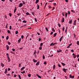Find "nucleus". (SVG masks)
<instances>
[{"label": "nucleus", "mask_w": 79, "mask_h": 79, "mask_svg": "<svg viewBox=\"0 0 79 79\" xmlns=\"http://www.w3.org/2000/svg\"><path fill=\"white\" fill-rule=\"evenodd\" d=\"M54 46V44H53V43H52L50 44V46Z\"/></svg>", "instance_id": "18"}, {"label": "nucleus", "mask_w": 79, "mask_h": 79, "mask_svg": "<svg viewBox=\"0 0 79 79\" xmlns=\"http://www.w3.org/2000/svg\"><path fill=\"white\" fill-rule=\"evenodd\" d=\"M63 36H62L60 39V41L61 42V40H62V39H63Z\"/></svg>", "instance_id": "13"}, {"label": "nucleus", "mask_w": 79, "mask_h": 79, "mask_svg": "<svg viewBox=\"0 0 79 79\" xmlns=\"http://www.w3.org/2000/svg\"><path fill=\"white\" fill-rule=\"evenodd\" d=\"M43 60H45V56L44 55H43Z\"/></svg>", "instance_id": "36"}, {"label": "nucleus", "mask_w": 79, "mask_h": 79, "mask_svg": "<svg viewBox=\"0 0 79 79\" xmlns=\"http://www.w3.org/2000/svg\"><path fill=\"white\" fill-rule=\"evenodd\" d=\"M72 22H73V21L72 20H69V24H72Z\"/></svg>", "instance_id": "14"}, {"label": "nucleus", "mask_w": 79, "mask_h": 79, "mask_svg": "<svg viewBox=\"0 0 79 79\" xmlns=\"http://www.w3.org/2000/svg\"><path fill=\"white\" fill-rule=\"evenodd\" d=\"M53 5H54V6H55V5H56V3H53Z\"/></svg>", "instance_id": "63"}, {"label": "nucleus", "mask_w": 79, "mask_h": 79, "mask_svg": "<svg viewBox=\"0 0 79 79\" xmlns=\"http://www.w3.org/2000/svg\"><path fill=\"white\" fill-rule=\"evenodd\" d=\"M37 9H38V10H39V8L40 7L39 6V5L38 4H37Z\"/></svg>", "instance_id": "19"}, {"label": "nucleus", "mask_w": 79, "mask_h": 79, "mask_svg": "<svg viewBox=\"0 0 79 79\" xmlns=\"http://www.w3.org/2000/svg\"><path fill=\"white\" fill-rule=\"evenodd\" d=\"M65 17H67V16H68V13H67V12L65 14Z\"/></svg>", "instance_id": "35"}, {"label": "nucleus", "mask_w": 79, "mask_h": 79, "mask_svg": "<svg viewBox=\"0 0 79 79\" xmlns=\"http://www.w3.org/2000/svg\"><path fill=\"white\" fill-rule=\"evenodd\" d=\"M9 16H10V17H11L12 15H11V14L10 13H9Z\"/></svg>", "instance_id": "51"}, {"label": "nucleus", "mask_w": 79, "mask_h": 79, "mask_svg": "<svg viewBox=\"0 0 79 79\" xmlns=\"http://www.w3.org/2000/svg\"><path fill=\"white\" fill-rule=\"evenodd\" d=\"M16 7H15V9L14 10V13H15L16 12Z\"/></svg>", "instance_id": "40"}, {"label": "nucleus", "mask_w": 79, "mask_h": 79, "mask_svg": "<svg viewBox=\"0 0 79 79\" xmlns=\"http://www.w3.org/2000/svg\"><path fill=\"white\" fill-rule=\"evenodd\" d=\"M7 59L8 60V62H10V61H11V60L10 59V57H9V56H7Z\"/></svg>", "instance_id": "7"}, {"label": "nucleus", "mask_w": 79, "mask_h": 79, "mask_svg": "<svg viewBox=\"0 0 79 79\" xmlns=\"http://www.w3.org/2000/svg\"><path fill=\"white\" fill-rule=\"evenodd\" d=\"M72 55L73 56L74 58H76V56H77L76 55V54H74V53Z\"/></svg>", "instance_id": "3"}, {"label": "nucleus", "mask_w": 79, "mask_h": 79, "mask_svg": "<svg viewBox=\"0 0 79 79\" xmlns=\"http://www.w3.org/2000/svg\"><path fill=\"white\" fill-rule=\"evenodd\" d=\"M26 15H30V14H29V13L27 12L26 13Z\"/></svg>", "instance_id": "32"}, {"label": "nucleus", "mask_w": 79, "mask_h": 79, "mask_svg": "<svg viewBox=\"0 0 79 79\" xmlns=\"http://www.w3.org/2000/svg\"><path fill=\"white\" fill-rule=\"evenodd\" d=\"M40 62H38L36 64V66H38V65H39Z\"/></svg>", "instance_id": "12"}, {"label": "nucleus", "mask_w": 79, "mask_h": 79, "mask_svg": "<svg viewBox=\"0 0 79 79\" xmlns=\"http://www.w3.org/2000/svg\"><path fill=\"white\" fill-rule=\"evenodd\" d=\"M53 0L52 1H49V2H53Z\"/></svg>", "instance_id": "59"}, {"label": "nucleus", "mask_w": 79, "mask_h": 79, "mask_svg": "<svg viewBox=\"0 0 79 79\" xmlns=\"http://www.w3.org/2000/svg\"><path fill=\"white\" fill-rule=\"evenodd\" d=\"M18 77L19 79H21V76H20V75L19 74L18 75Z\"/></svg>", "instance_id": "30"}, {"label": "nucleus", "mask_w": 79, "mask_h": 79, "mask_svg": "<svg viewBox=\"0 0 79 79\" xmlns=\"http://www.w3.org/2000/svg\"><path fill=\"white\" fill-rule=\"evenodd\" d=\"M43 45V43H41L40 44V47H42Z\"/></svg>", "instance_id": "33"}, {"label": "nucleus", "mask_w": 79, "mask_h": 79, "mask_svg": "<svg viewBox=\"0 0 79 79\" xmlns=\"http://www.w3.org/2000/svg\"><path fill=\"white\" fill-rule=\"evenodd\" d=\"M50 13H48V14L46 16H48V15H50Z\"/></svg>", "instance_id": "61"}, {"label": "nucleus", "mask_w": 79, "mask_h": 79, "mask_svg": "<svg viewBox=\"0 0 79 79\" xmlns=\"http://www.w3.org/2000/svg\"><path fill=\"white\" fill-rule=\"evenodd\" d=\"M10 70H11V69H10V68H8V71H10Z\"/></svg>", "instance_id": "60"}, {"label": "nucleus", "mask_w": 79, "mask_h": 79, "mask_svg": "<svg viewBox=\"0 0 79 79\" xmlns=\"http://www.w3.org/2000/svg\"><path fill=\"white\" fill-rule=\"evenodd\" d=\"M8 45H10L11 44V43L9 42H8Z\"/></svg>", "instance_id": "50"}, {"label": "nucleus", "mask_w": 79, "mask_h": 79, "mask_svg": "<svg viewBox=\"0 0 79 79\" xmlns=\"http://www.w3.org/2000/svg\"><path fill=\"white\" fill-rule=\"evenodd\" d=\"M10 30H11V26H10Z\"/></svg>", "instance_id": "57"}, {"label": "nucleus", "mask_w": 79, "mask_h": 79, "mask_svg": "<svg viewBox=\"0 0 79 79\" xmlns=\"http://www.w3.org/2000/svg\"><path fill=\"white\" fill-rule=\"evenodd\" d=\"M31 76V75L30 74H29L28 75V76L29 77H30Z\"/></svg>", "instance_id": "42"}, {"label": "nucleus", "mask_w": 79, "mask_h": 79, "mask_svg": "<svg viewBox=\"0 0 79 79\" xmlns=\"http://www.w3.org/2000/svg\"><path fill=\"white\" fill-rule=\"evenodd\" d=\"M45 29L47 31V32L48 31V29L47 27H45Z\"/></svg>", "instance_id": "49"}, {"label": "nucleus", "mask_w": 79, "mask_h": 79, "mask_svg": "<svg viewBox=\"0 0 79 79\" xmlns=\"http://www.w3.org/2000/svg\"><path fill=\"white\" fill-rule=\"evenodd\" d=\"M33 62H34V63H36V62H37V60H35V59H34L33 60Z\"/></svg>", "instance_id": "9"}, {"label": "nucleus", "mask_w": 79, "mask_h": 79, "mask_svg": "<svg viewBox=\"0 0 79 79\" xmlns=\"http://www.w3.org/2000/svg\"><path fill=\"white\" fill-rule=\"evenodd\" d=\"M53 34V32L52 31L51 32L50 34H51V35H52Z\"/></svg>", "instance_id": "52"}, {"label": "nucleus", "mask_w": 79, "mask_h": 79, "mask_svg": "<svg viewBox=\"0 0 79 79\" xmlns=\"http://www.w3.org/2000/svg\"><path fill=\"white\" fill-rule=\"evenodd\" d=\"M12 50L13 51V52H15V49H12Z\"/></svg>", "instance_id": "62"}, {"label": "nucleus", "mask_w": 79, "mask_h": 79, "mask_svg": "<svg viewBox=\"0 0 79 79\" xmlns=\"http://www.w3.org/2000/svg\"><path fill=\"white\" fill-rule=\"evenodd\" d=\"M21 38H20L18 40V43H19L21 42Z\"/></svg>", "instance_id": "24"}, {"label": "nucleus", "mask_w": 79, "mask_h": 79, "mask_svg": "<svg viewBox=\"0 0 79 79\" xmlns=\"http://www.w3.org/2000/svg\"><path fill=\"white\" fill-rule=\"evenodd\" d=\"M39 2V0H36L35 2L36 4H37V3Z\"/></svg>", "instance_id": "26"}, {"label": "nucleus", "mask_w": 79, "mask_h": 79, "mask_svg": "<svg viewBox=\"0 0 79 79\" xmlns=\"http://www.w3.org/2000/svg\"><path fill=\"white\" fill-rule=\"evenodd\" d=\"M77 58H79V55H77Z\"/></svg>", "instance_id": "64"}, {"label": "nucleus", "mask_w": 79, "mask_h": 79, "mask_svg": "<svg viewBox=\"0 0 79 79\" xmlns=\"http://www.w3.org/2000/svg\"><path fill=\"white\" fill-rule=\"evenodd\" d=\"M55 67H56L55 65L54 64L53 67V69H55Z\"/></svg>", "instance_id": "23"}, {"label": "nucleus", "mask_w": 79, "mask_h": 79, "mask_svg": "<svg viewBox=\"0 0 79 79\" xmlns=\"http://www.w3.org/2000/svg\"><path fill=\"white\" fill-rule=\"evenodd\" d=\"M17 15H18V16H19L20 15H21V14L20 13H19L18 14H17Z\"/></svg>", "instance_id": "55"}, {"label": "nucleus", "mask_w": 79, "mask_h": 79, "mask_svg": "<svg viewBox=\"0 0 79 79\" xmlns=\"http://www.w3.org/2000/svg\"><path fill=\"white\" fill-rule=\"evenodd\" d=\"M23 72H21V73H22V74H24V73H25V71L24 70L23 71Z\"/></svg>", "instance_id": "28"}, {"label": "nucleus", "mask_w": 79, "mask_h": 79, "mask_svg": "<svg viewBox=\"0 0 79 79\" xmlns=\"http://www.w3.org/2000/svg\"><path fill=\"white\" fill-rule=\"evenodd\" d=\"M62 31H64V27H63L62 28Z\"/></svg>", "instance_id": "44"}, {"label": "nucleus", "mask_w": 79, "mask_h": 79, "mask_svg": "<svg viewBox=\"0 0 79 79\" xmlns=\"http://www.w3.org/2000/svg\"><path fill=\"white\" fill-rule=\"evenodd\" d=\"M64 21V18L63 17L62 19V23H63Z\"/></svg>", "instance_id": "20"}, {"label": "nucleus", "mask_w": 79, "mask_h": 79, "mask_svg": "<svg viewBox=\"0 0 79 79\" xmlns=\"http://www.w3.org/2000/svg\"><path fill=\"white\" fill-rule=\"evenodd\" d=\"M61 64H62V65H63V66H65V65H66V64H65L62 62L61 63Z\"/></svg>", "instance_id": "21"}, {"label": "nucleus", "mask_w": 79, "mask_h": 79, "mask_svg": "<svg viewBox=\"0 0 79 79\" xmlns=\"http://www.w3.org/2000/svg\"><path fill=\"white\" fill-rule=\"evenodd\" d=\"M37 77H39V78H40V79H41V78H42V77H41L40 76V75H38V74H36Z\"/></svg>", "instance_id": "10"}, {"label": "nucleus", "mask_w": 79, "mask_h": 79, "mask_svg": "<svg viewBox=\"0 0 79 79\" xmlns=\"http://www.w3.org/2000/svg\"><path fill=\"white\" fill-rule=\"evenodd\" d=\"M52 31L53 32H55V30H54V28H52Z\"/></svg>", "instance_id": "34"}, {"label": "nucleus", "mask_w": 79, "mask_h": 79, "mask_svg": "<svg viewBox=\"0 0 79 79\" xmlns=\"http://www.w3.org/2000/svg\"><path fill=\"white\" fill-rule=\"evenodd\" d=\"M44 64H47V62H44Z\"/></svg>", "instance_id": "58"}, {"label": "nucleus", "mask_w": 79, "mask_h": 79, "mask_svg": "<svg viewBox=\"0 0 79 79\" xmlns=\"http://www.w3.org/2000/svg\"><path fill=\"white\" fill-rule=\"evenodd\" d=\"M62 52V50L61 49H59V50H57V53H60V52Z\"/></svg>", "instance_id": "5"}, {"label": "nucleus", "mask_w": 79, "mask_h": 79, "mask_svg": "<svg viewBox=\"0 0 79 79\" xmlns=\"http://www.w3.org/2000/svg\"><path fill=\"white\" fill-rule=\"evenodd\" d=\"M1 65L2 67H4V64L2 63H1Z\"/></svg>", "instance_id": "16"}, {"label": "nucleus", "mask_w": 79, "mask_h": 79, "mask_svg": "<svg viewBox=\"0 0 79 79\" xmlns=\"http://www.w3.org/2000/svg\"><path fill=\"white\" fill-rule=\"evenodd\" d=\"M21 37L22 39H23V37H24V36H23V35H22Z\"/></svg>", "instance_id": "48"}, {"label": "nucleus", "mask_w": 79, "mask_h": 79, "mask_svg": "<svg viewBox=\"0 0 79 79\" xmlns=\"http://www.w3.org/2000/svg\"><path fill=\"white\" fill-rule=\"evenodd\" d=\"M70 13L69 11H68V15H70Z\"/></svg>", "instance_id": "47"}, {"label": "nucleus", "mask_w": 79, "mask_h": 79, "mask_svg": "<svg viewBox=\"0 0 79 79\" xmlns=\"http://www.w3.org/2000/svg\"><path fill=\"white\" fill-rule=\"evenodd\" d=\"M6 76H8V77H10V73H9L8 74H6Z\"/></svg>", "instance_id": "39"}, {"label": "nucleus", "mask_w": 79, "mask_h": 79, "mask_svg": "<svg viewBox=\"0 0 79 79\" xmlns=\"http://www.w3.org/2000/svg\"><path fill=\"white\" fill-rule=\"evenodd\" d=\"M56 34H57V33H54V35L53 36V37H56Z\"/></svg>", "instance_id": "15"}, {"label": "nucleus", "mask_w": 79, "mask_h": 79, "mask_svg": "<svg viewBox=\"0 0 79 79\" xmlns=\"http://www.w3.org/2000/svg\"><path fill=\"white\" fill-rule=\"evenodd\" d=\"M58 66H59V67L60 68L61 67V65H60L59 64H58Z\"/></svg>", "instance_id": "54"}, {"label": "nucleus", "mask_w": 79, "mask_h": 79, "mask_svg": "<svg viewBox=\"0 0 79 79\" xmlns=\"http://www.w3.org/2000/svg\"><path fill=\"white\" fill-rule=\"evenodd\" d=\"M76 20H75L74 21V23H73V25H74V26H76Z\"/></svg>", "instance_id": "2"}, {"label": "nucleus", "mask_w": 79, "mask_h": 79, "mask_svg": "<svg viewBox=\"0 0 79 79\" xmlns=\"http://www.w3.org/2000/svg\"><path fill=\"white\" fill-rule=\"evenodd\" d=\"M77 44L78 45H79V41H77Z\"/></svg>", "instance_id": "29"}, {"label": "nucleus", "mask_w": 79, "mask_h": 79, "mask_svg": "<svg viewBox=\"0 0 79 79\" xmlns=\"http://www.w3.org/2000/svg\"><path fill=\"white\" fill-rule=\"evenodd\" d=\"M25 69V67H22V68L21 69V71H23V70H24V69Z\"/></svg>", "instance_id": "11"}, {"label": "nucleus", "mask_w": 79, "mask_h": 79, "mask_svg": "<svg viewBox=\"0 0 79 79\" xmlns=\"http://www.w3.org/2000/svg\"><path fill=\"white\" fill-rule=\"evenodd\" d=\"M18 34V31H16L15 32V34Z\"/></svg>", "instance_id": "41"}, {"label": "nucleus", "mask_w": 79, "mask_h": 79, "mask_svg": "<svg viewBox=\"0 0 79 79\" xmlns=\"http://www.w3.org/2000/svg\"><path fill=\"white\" fill-rule=\"evenodd\" d=\"M22 23H27V21H26L24 20L23 22Z\"/></svg>", "instance_id": "25"}, {"label": "nucleus", "mask_w": 79, "mask_h": 79, "mask_svg": "<svg viewBox=\"0 0 79 79\" xmlns=\"http://www.w3.org/2000/svg\"><path fill=\"white\" fill-rule=\"evenodd\" d=\"M8 39H9V36H8V35H7L6 37V40H8Z\"/></svg>", "instance_id": "22"}, {"label": "nucleus", "mask_w": 79, "mask_h": 79, "mask_svg": "<svg viewBox=\"0 0 79 79\" xmlns=\"http://www.w3.org/2000/svg\"><path fill=\"white\" fill-rule=\"evenodd\" d=\"M7 32L9 33V34H11V33H10V30H8L7 31Z\"/></svg>", "instance_id": "37"}, {"label": "nucleus", "mask_w": 79, "mask_h": 79, "mask_svg": "<svg viewBox=\"0 0 79 79\" xmlns=\"http://www.w3.org/2000/svg\"><path fill=\"white\" fill-rule=\"evenodd\" d=\"M22 2L23 3L22 4H23V5H25V2H24V1H22Z\"/></svg>", "instance_id": "38"}, {"label": "nucleus", "mask_w": 79, "mask_h": 79, "mask_svg": "<svg viewBox=\"0 0 79 79\" xmlns=\"http://www.w3.org/2000/svg\"><path fill=\"white\" fill-rule=\"evenodd\" d=\"M42 47H41V46H40V47H39V50H42Z\"/></svg>", "instance_id": "31"}, {"label": "nucleus", "mask_w": 79, "mask_h": 79, "mask_svg": "<svg viewBox=\"0 0 79 79\" xmlns=\"http://www.w3.org/2000/svg\"><path fill=\"white\" fill-rule=\"evenodd\" d=\"M71 45H72V43H71V44H69V46L67 47L68 48H69V47H70V46H71Z\"/></svg>", "instance_id": "27"}, {"label": "nucleus", "mask_w": 79, "mask_h": 79, "mask_svg": "<svg viewBox=\"0 0 79 79\" xmlns=\"http://www.w3.org/2000/svg\"><path fill=\"white\" fill-rule=\"evenodd\" d=\"M6 49H7V50H9V46H8V45H6Z\"/></svg>", "instance_id": "6"}, {"label": "nucleus", "mask_w": 79, "mask_h": 79, "mask_svg": "<svg viewBox=\"0 0 79 79\" xmlns=\"http://www.w3.org/2000/svg\"><path fill=\"white\" fill-rule=\"evenodd\" d=\"M23 3H20L18 7H22V6H23Z\"/></svg>", "instance_id": "1"}, {"label": "nucleus", "mask_w": 79, "mask_h": 79, "mask_svg": "<svg viewBox=\"0 0 79 79\" xmlns=\"http://www.w3.org/2000/svg\"><path fill=\"white\" fill-rule=\"evenodd\" d=\"M63 71L64 72V73H66V69H63Z\"/></svg>", "instance_id": "17"}, {"label": "nucleus", "mask_w": 79, "mask_h": 79, "mask_svg": "<svg viewBox=\"0 0 79 79\" xmlns=\"http://www.w3.org/2000/svg\"><path fill=\"white\" fill-rule=\"evenodd\" d=\"M8 72L7 71V69H5V72H4L5 74H6Z\"/></svg>", "instance_id": "8"}, {"label": "nucleus", "mask_w": 79, "mask_h": 79, "mask_svg": "<svg viewBox=\"0 0 79 79\" xmlns=\"http://www.w3.org/2000/svg\"><path fill=\"white\" fill-rule=\"evenodd\" d=\"M23 48H19V50H22V49H23Z\"/></svg>", "instance_id": "56"}, {"label": "nucleus", "mask_w": 79, "mask_h": 79, "mask_svg": "<svg viewBox=\"0 0 79 79\" xmlns=\"http://www.w3.org/2000/svg\"><path fill=\"white\" fill-rule=\"evenodd\" d=\"M74 76H72L71 75H69L70 78H71L72 79H74Z\"/></svg>", "instance_id": "4"}, {"label": "nucleus", "mask_w": 79, "mask_h": 79, "mask_svg": "<svg viewBox=\"0 0 79 79\" xmlns=\"http://www.w3.org/2000/svg\"><path fill=\"white\" fill-rule=\"evenodd\" d=\"M58 26L59 27H61V25L59 23H58Z\"/></svg>", "instance_id": "43"}, {"label": "nucleus", "mask_w": 79, "mask_h": 79, "mask_svg": "<svg viewBox=\"0 0 79 79\" xmlns=\"http://www.w3.org/2000/svg\"><path fill=\"white\" fill-rule=\"evenodd\" d=\"M55 7H53L52 8V10L53 11V10H55Z\"/></svg>", "instance_id": "46"}, {"label": "nucleus", "mask_w": 79, "mask_h": 79, "mask_svg": "<svg viewBox=\"0 0 79 79\" xmlns=\"http://www.w3.org/2000/svg\"><path fill=\"white\" fill-rule=\"evenodd\" d=\"M67 32V28H66V29L65 30V32L66 34H67V32Z\"/></svg>", "instance_id": "45"}, {"label": "nucleus", "mask_w": 79, "mask_h": 79, "mask_svg": "<svg viewBox=\"0 0 79 79\" xmlns=\"http://www.w3.org/2000/svg\"><path fill=\"white\" fill-rule=\"evenodd\" d=\"M39 41H40L41 40V39L40 38H39V40H38Z\"/></svg>", "instance_id": "53"}]
</instances>
